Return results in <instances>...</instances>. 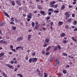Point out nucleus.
I'll return each instance as SVG.
<instances>
[{
	"mask_svg": "<svg viewBox=\"0 0 77 77\" xmlns=\"http://www.w3.org/2000/svg\"><path fill=\"white\" fill-rule=\"evenodd\" d=\"M40 13L41 14H42V15H43L44 16L46 15V14L45 13V12L44 11H41Z\"/></svg>",
	"mask_w": 77,
	"mask_h": 77,
	"instance_id": "6e6552de",
	"label": "nucleus"
},
{
	"mask_svg": "<svg viewBox=\"0 0 77 77\" xmlns=\"http://www.w3.org/2000/svg\"><path fill=\"white\" fill-rule=\"evenodd\" d=\"M69 27H68V25H65V28L68 29Z\"/></svg>",
	"mask_w": 77,
	"mask_h": 77,
	"instance_id": "09e8293b",
	"label": "nucleus"
},
{
	"mask_svg": "<svg viewBox=\"0 0 77 77\" xmlns=\"http://www.w3.org/2000/svg\"><path fill=\"white\" fill-rule=\"evenodd\" d=\"M3 43L4 44H7V42L5 41H3Z\"/></svg>",
	"mask_w": 77,
	"mask_h": 77,
	"instance_id": "79ce46f5",
	"label": "nucleus"
},
{
	"mask_svg": "<svg viewBox=\"0 0 77 77\" xmlns=\"http://www.w3.org/2000/svg\"><path fill=\"white\" fill-rule=\"evenodd\" d=\"M13 60H17V59H16V58L14 57L13 59Z\"/></svg>",
	"mask_w": 77,
	"mask_h": 77,
	"instance_id": "69168bd1",
	"label": "nucleus"
},
{
	"mask_svg": "<svg viewBox=\"0 0 77 77\" xmlns=\"http://www.w3.org/2000/svg\"><path fill=\"white\" fill-rule=\"evenodd\" d=\"M49 41L50 40H49V39L46 38L45 41V42H46V43H48V42H49Z\"/></svg>",
	"mask_w": 77,
	"mask_h": 77,
	"instance_id": "2eb2a0df",
	"label": "nucleus"
},
{
	"mask_svg": "<svg viewBox=\"0 0 77 77\" xmlns=\"http://www.w3.org/2000/svg\"><path fill=\"white\" fill-rule=\"evenodd\" d=\"M51 48V46H49L48 47L46 50V51H48L49 50H50Z\"/></svg>",
	"mask_w": 77,
	"mask_h": 77,
	"instance_id": "5701e85b",
	"label": "nucleus"
},
{
	"mask_svg": "<svg viewBox=\"0 0 77 77\" xmlns=\"http://www.w3.org/2000/svg\"><path fill=\"white\" fill-rule=\"evenodd\" d=\"M69 13L68 12H66L65 13V15H66V17L67 18L70 17V15H69Z\"/></svg>",
	"mask_w": 77,
	"mask_h": 77,
	"instance_id": "0eeeda50",
	"label": "nucleus"
},
{
	"mask_svg": "<svg viewBox=\"0 0 77 77\" xmlns=\"http://www.w3.org/2000/svg\"><path fill=\"white\" fill-rule=\"evenodd\" d=\"M67 21H68V23H71V22L72 21V19L70 18V19H68L67 20Z\"/></svg>",
	"mask_w": 77,
	"mask_h": 77,
	"instance_id": "4468645a",
	"label": "nucleus"
},
{
	"mask_svg": "<svg viewBox=\"0 0 77 77\" xmlns=\"http://www.w3.org/2000/svg\"><path fill=\"white\" fill-rule=\"evenodd\" d=\"M48 12H53V9H52L51 8H50L48 9Z\"/></svg>",
	"mask_w": 77,
	"mask_h": 77,
	"instance_id": "b1692460",
	"label": "nucleus"
},
{
	"mask_svg": "<svg viewBox=\"0 0 77 77\" xmlns=\"http://www.w3.org/2000/svg\"><path fill=\"white\" fill-rule=\"evenodd\" d=\"M3 40H2L0 41V43L3 44Z\"/></svg>",
	"mask_w": 77,
	"mask_h": 77,
	"instance_id": "a18cd8bd",
	"label": "nucleus"
},
{
	"mask_svg": "<svg viewBox=\"0 0 77 77\" xmlns=\"http://www.w3.org/2000/svg\"><path fill=\"white\" fill-rule=\"evenodd\" d=\"M37 8L39 9H42V7H41V6L39 5H38L37 6Z\"/></svg>",
	"mask_w": 77,
	"mask_h": 77,
	"instance_id": "aec40b11",
	"label": "nucleus"
},
{
	"mask_svg": "<svg viewBox=\"0 0 77 77\" xmlns=\"http://www.w3.org/2000/svg\"><path fill=\"white\" fill-rule=\"evenodd\" d=\"M73 7V6L69 5V8H72Z\"/></svg>",
	"mask_w": 77,
	"mask_h": 77,
	"instance_id": "49530a36",
	"label": "nucleus"
},
{
	"mask_svg": "<svg viewBox=\"0 0 77 77\" xmlns=\"http://www.w3.org/2000/svg\"><path fill=\"white\" fill-rule=\"evenodd\" d=\"M51 6L52 8H56L58 6V4H56V5H51Z\"/></svg>",
	"mask_w": 77,
	"mask_h": 77,
	"instance_id": "7ed1b4c3",
	"label": "nucleus"
},
{
	"mask_svg": "<svg viewBox=\"0 0 77 77\" xmlns=\"http://www.w3.org/2000/svg\"><path fill=\"white\" fill-rule=\"evenodd\" d=\"M25 59L26 60H28L29 59V57L27 56H26L25 57Z\"/></svg>",
	"mask_w": 77,
	"mask_h": 77,
	"instance_id": "de8ad7c7",
	"label": "nucleus"
},
{
	"mask_svg": "<svg viewBox=\"0 0 77 77\" xmlns=\"http://www.w3.org/2000/svg\"><path fill=\"white\" fill-rule=\"evenodd\" d=\"M59 50H60L61 49V47H60V46L58 45L57 46Z\"/></svg>",
	"mask_w": 77,
	"mask_h": 77,
	"instance_id": "58836bf2",
	"label": "nucleus"
},
{
	"mask_svg": "<svg viewBox=\"0 0 77 77\" xmlns=\"http://www.w3.org/2000/svg\"><path fill=\"white\" fill-rule=\"evenodd\" d=\"M61 37H64V36H65V34L64 33H63L61 34Z\"/></svg>",
	"mask_w": 77,
	"mask_h": 77,
	"instance_id": "6ab92c4d",
	"label": "nucleus"
},
{
	"mask_svg": "<svg viewBox=\"0 0 77 77\" xmlns=\"http://www.w3.org/2000/svg\"><path fill=\"white\" fill-rule=\"evenodd\" d=\"M21 48V50H23V46H21V47L18 46L16 48V49L17 50H18V49L19 48Z\"/></svg>",
	"mask_w": 77,
	"mask_h": 77,
	"instance_id": "39448f33",
	"label": "nucleus"
},
{
	"mask_svg": "<svg viewBox=\"0 0 77 77\" xmlns=\"http://www.w3.org/2000/svg\"><path fill=\"white\" fill-rule=\"evenodd\" d=\"M39 23L38 22H36L35 23V25H38Z\"/></svg>",
	"mask_w": 77,
	"mask_h": 77,
	"instance_id": "338daca9",
	"label": "nucleus"
},
{
	"mask_svg": "<svg viewBox=\"0 0 77 77\" xmlns=\"http://www.w3.org/2000/svg\"><path fill=\"white\" fill-rule=\"evenodd\" d=\"M47 45V44L46 43H45V45L43 46V47H45Z\"/></svg>",
	"mask_w": 77,
	"mask_h": 77,
	"instance_id": "0e129e2a",
	"label": "nucleus"
},
{
	"mask_svg": "<svg viewBox=\"0 0 77 77\" xmlns=\"http://www.w3.org/2000/svg\"><path fill=\"white\" fill-rule=\"evenodd\" d=\"M16 3H17L18 5H19L20 6H21V4L20 2V1L18 0H17L16 1Z\"/></svg>",
	"mask_w": 77,
	"mask_h": 77,
	"instance_id": "1a4fd4ad",
	"label": "nucleus"
},
{
	"mask_svg": "<svg viewBox=\"0 0 77 77\" xmlns=\"http://www.w3.org/2000/svg\"><path fill=\"white\" fill-rule=\"evenodd\" d=\"M38 75L39 76H41V75H42V73L41 74V72H38Z\"/></svg>",
	"mask_w": 77,
	"mask_h": 77,
	"instance_id": "c9c22d12",
	"label": "nucleus"
},
{
	"mask_svg": "<svg viewBox=\"0 0 77 77\" xmlns=\"http://www.w3.org/2000/svg\"><path fill=\"white\" fill-rule=\"evenodd\" d=\"M33 15L32 13H29L28 14V15H27V17L29 19H32V16Z\"/></svg>",
	"mask_w": 77,
	"mask_h": 77,
	"instance_id": "f257e3e1",
	"label": "nucleus"
},
{
	"mask_svg": "<svg viewBox=\"0 0 77 77\" xmlns=\"http://www.w3.org/2000/svg\"><path fill=\"white\" fill-rule=\"evenodd\" d=\"M35 54H36L35 53H33L32 54V55L33 56H35Z\"/></svg>",
	"mask_w": 77,
	"mask_h": 77,
	"instance_id": "864d4df0",
	"label": "nucleus"
},
{
	"mask_svg": "<svg viewBox=\"0 0 77 77\" xmlns=\"http://www.w3.org/2000/svg\"><path fill=\"white\" fill-rule=\"evenodd\" d=\"M3 13L4 14V15L6 16L7 17H10L9 15H8V14L6 13V12H5L4 11H3Z\"/></svg>",
	"mask_w": 77,
	"mask_h": 77,
	"instance_id": "423d86ee",
	"label": "nucleus"
},
{
	"mask_svg": "<svg viewBox=\"0 0 77 77\" xmlns=\"http://www.w3.org/2000/svg\"><path fill=\"white\" fill-rule=\"evenodd\" d=\"M6 66H8V67H9V68H12V67H13V66H11L9 64H6Z\"/></svg>",
	"mask_w": 77,
	"mask_h": 77,
	"instance_id": "ddd939ff",
	"label": "nucleus"
},
{
	"mask_svg": "<svg viewBox=\"0 0 77 77\" xmlns=\"http://www.w3.org/2000/svg\"><path fill=\"white\" fill-rule=\"evenodd\" d=\"M54 23L53 22H52L50 23L51 26H52V25H53Z\"/></svg>",
	"mask_w": 77,
	"mask_h": 77,
	"instance_id": "8fccbe9b",
	"label": "nucleus"
},
{
	"mask_svg": "<svg viewBox=\"0 0 77 77\" xmlns=\"http://www.w3.org/2000/svg\"><path fill=\"white\" fill-rule=\"evenodd\" d=\"M50 16H49V17H47V19H46L47 21H48V20H50Z\"/></svg>",
	"mask_w": 77,
	"mask_h": 77,
	"instance_id": "4c0bfd02",
	"label": "nucleus"
},
{
	"mask_svg": "<svg viewBox=\"0 0 77 77\" xmlns=\"http://www.w3.org/2000/svg\"><path fill=\"white\" fill-rule=\"evenodd\" d=\"M74 23H73V25H76V24H77V21H74Z\"/></svg>",
	"mask_w": 77,
	"mask_h": 77,
	"instance_id": "72a5a7b5",
	"label": "nucleus"
},
{
	"mask_svg": "<svg viewBox=\"0 0 77 77\" xmlns=\"http://www.w3.org/2000/svg\"><path fill=\"white\" fill-rule=\"evenodd\" d=\"M74 31H77V28L75 29H74Z\"/></svg>",
	"mask_w": 77,
	"mask_h": 77,
	"instance_id": "774afa93",
	"label": "nucleus"
},
{
	"mask_svg": "<svg viewBox=\"0 0 77 77\" xmlns=\"http://www.w3.org/2000/svg\"><path fill=\"white\" fill-rule=\"evenodd\" d=\"M62 55L63 56H68V54H65L64 52H63L62 53Z\"/></svg>",
	"mask_w": 77,
	"mask_h": 77,
	"instance_id": "a878e982",
	"label": "nucleus"
},
{
	"mask_svg": "<svg viewBox=\"0 0 77 77\" xmlns=\"http://www.w3.org/2000/svg\"><path fill=\"white\" fill-rule=\"evenodd\" d=\"M48 15L50 16L51 15V12H49L48 13Z\"/></svg>",
	"mask_w": 77,
	"mask_h": 77,
	"instance_id": "603ef678",
	"label": "nucleus"
},
{
	"mask_svg": "<svg viewBox=\"0 0 77 77\" xmlns=\"http://www.w3.org/2000/svg\"><path fill=\"white\" fill-rule=\"evenodd\" d=\"M5 54L3 52H1V53L0 54V57H2L4 56Z\"/></svg>",
	"mask_w": 77,
	"mask_h": 77,
	"instance_id": "412c9836",
	"label": "nucleus"
},
{
	"mask_svg": "<svg viewBox=\"0 0 77 77\" xmlns=\"http://www.w3.org/2000/svg\"><path fill=\"white\" fill-rule=\"evenodd\" d=\"M22 15L23 17H26V14H22Z\"/></svg>",
	"mask_w": 77,
	"mask_h": 77,
	"instance_id": "bf43d9fd",
	"label": "nucleus"
},
{
	"mask_svg": "<svg viewBox=\"0 0 77 77\" xmlns=\"http://www.w3.org/2000/svg\"><path fill=\"white\" fill-rule=\"evenodd\" d=\"M69 65H67L66 66V68H69Z\"/></svg>",
	"mask_w": 77,
	"mask_h": 77,
	"instance_id": "e2e57ef3",
	"label": "nucleus"
},
{
	"mask_svg": "<svg viewBox=\"0 0 77 77\" xmlns=\"http://www.w3.org/2000/svg\"><path fill=\"white\" fill-rule=\"evenodd\" d=\"M14 20L16 22H18V20H17V18H15L14 19Z\"/></svg>",
	"mask_w": 77,
	"mask_h": 77,
	"instance_id": "6e6d98bb",
	"label": "nucleus"
},
{
	"mask_svg": "<svg viewBox=\"0 0 77 77\" xmlns=\"http://www.w3.org/2000/svg\"><path fill=\"white\" fill-rule=\"evenodd\" d=\"M58 24L60 26H61V25H62V24H63V23L62 22L60 21L58 22Z\"/></svg>",
	"mask_w": 77,
	"mask_h": 77,
	"instance_id": "4be33fe9",
	"label": "nucleus"
},
{
	"mask_svg": "<svg viewBox=\"0 0 77 77\" xmlns=\"http://www.w3.org/2000/svg\"><path fill=\"white\" fill-rule=\"evenodd\" d=\"M42 53L43 54H45V51H42Z\"/></svg>",
	"mask_w": 77,
	"mask_h": 77,
	"instance_id": "5fc2aeb1",
	"label": "nucleus"
},
{
	"mask_svg": "<svg viewBox=\"0 0 77 77\" xmlns=\"http://www.w3.org/2000/svg\"><path fill=\"white\" fill-rule=\"evenodd\" d=\"M39 27V25H36L35 26V30H37V29L38 28V27Z\"/></svg>",
	"mask_w": 77,
	"mask_h": 77,
	"instance_id": "cd10ccee",
	"label": "nucleus"
},
{
	"mask_svg": "<svg viewBox=\"0 0 77 77\" xmlns=\"http://www.w3.org/2000/svg\"><path fill=\"white\" fill-rule=\"evenodd\" d=\"M30 19H29V18L27 19V21L28 22L30 21Z\"/></svg>",
	"mask_w": 77,
	"mask_h": 77,
	"instance_id": "4d7b16f0",
	"label": "nucleus"
},
{
	"mask_svg": "<svg viewBox=\"0 0 77 77\" xmlns=\"http://www.w3.org/2000/svg\"><path fill=\"white\" fill-rule=\"evenodd\" d=\"M32 58H30L29 60V63H32Z\"/></svg>",
	"mask_w": 77,
	"mask_h": 77,
	"instance_id": "bb28decb",
	"label": "nucleus"
},
{
	"mask_svg": "<svg viewBox=\"0 0 77 77\" xmlns=\"http://www.w3.org/2000/svg\"><path fill=\"white\" fill-rule=\"evenodd\" d=\"M32 27H34L35 26V23L33 22L32 23Z\"/></svg>",
	"mask_w": 77,
	"mask_h": 77,
	"instance_id": "2f4dec72",
	"label": "nucleus"
},
{
	"mask_svg": "<svg viewBox=\"0 0 77 77\" xmlns=\"http://www.w3.org/2000/svg\"><path fill=\"white\" fill-rule=\"evenodd\" d=\"M4 24H5V23H2V22L0 23V26H3V25Z\"/></svg>",
	"mask_w": 77,
	"mask_h": 77,
	"instance_id": "c756f323",
	"label": "nucleus"
},
{
	"mask_svg": "<svg viewBox=\"0 0 77 77\" xmlns=\"http://www.w3.org/2000/svg\"><path fill=\"white\" fill-rule=\"evenodd\" d=\"M63 74H66V73L67 71L66 70L64 69L63 70Z\"/></svg>",
	"mask_w": 77,
	"mask_h": 77,
	"instance_id": "7c9ffc66",
	"label": "nucleus"
},
{
	"mask_svg": "<svg viewBox=\"0 0 77 77\" xmlns=\"http://www.w3.org/2000/svg\"><path fill=\"white\" fill-rule=\"evenodd\" d=\"M17 75H19L20 77H23V75L20 74H19Z\"/></svg>",
	"mask_w": 77,
	"mask_h": 77,
	"instance_id": "e433bc0d",
	"label": "nucleus"
},
{
	"mask_svg": "<svg viewBox=\"0 0 77 77\" xmlns=\"http://www.w3.org/2000/svg\"><path fill=\"white\" fill-rule=\"evenodd\" d=\"M50 54V52H47L46 53L45 55L46 56H47L48 55V54Z\"/></svg>",
	"mask_w": 77,
	"mask_h": 77,
	"instance_id": "13d9d810",
	"label": "nucleus"
},
{
	"mask_svg": "<svg viewBox=\"0 0 77 77\" xmlns=\"http://www.w3.org/2000/svg\"><path fill=\"white\" fill-rule=\"evenodd\" d=\"M59 12V11L58 10H55L54 11V13L55 14H57Z\"/></svg>",
	"mask_w": 77,
	"mask_h": 77,
	"instance_id": "c85d7f7f",
	"label": "nucleus"
},
{
	"mask_svg": "<svg viewBox=\"0 0 77 77\" xmlns=\"http://www.w3.org/2000/svg\"><path fill=\"white\" fill-rule=\"evenodd\" d=\"M23 39V38L22 37H20L19 38H18L17 39V42H19L20 41H21Z\"/></svg>",
	"mask_w": 77,
	"mask_h": 77,
	"instance_id": "f03ea898",
	"label": "nucleus"
},
{
	"mask_svg": "<svg viewBox=\"0 0 77 77\" xmlns=\"http://www.w3.org/2000/svg\"><path fill=\"white\" fill-rule=\"evenodd\" d=\"M57 50V47H56L55 48H54L53 50L54 51H55L56 50Z\"/></svg>",
	"mask_w": 77,
	"mask_h": 77,
	"instance_id": "f704fd0d",
	"label": "nucleus"
},
{
	"mask_svg": "<svg viewBox=\"0 0 77 77\" xmlns=\"http://www.w3.org/2000/svg\"><path fill=\"white\" fill-rule=\"evenodd\" d=\"M55 61L56 62V63H57L58 65H59V64H60V62H59V61L58 60L55 59Z\"/></svg>",
	"mask_w": 77,
	"mask_h": 77,
	"instance_id": "f3484780",
	"label": "nucleus"
},
{
	"mask_svg": "<svg viewBox=\"0 0 77 77\" xmlns=\"http://www.w3.org/2000/svg\"><path fill=\"white\" fill-rule=\"evenodd\" d=\"M11 4L13 6H15V3L14 1H11Z\"/></svg>",
	"mask_w": 77,
	"mask_h": 77,
	"instance_id": "dca6fc26",
	"label": "nucleus"
},
{
	"mask_svg": "<svg viewBox=\"0 0 77 77\" xmlns=\"http://www.w3.org/2000/svg\"><path fill=\"white\" fill-rule=\"evenodd\" d=\"M63 42L64 44H66L67 42H68V41L64 40L63 41Z\"/></svg>",
	"mask_w": 77,
	"mask_h": 77,
	"instance_id": "a211bd4d",
	"label": "nucleus"
},
{
	"mask_svg": "<svg viewBox=\"0 0 77 77\" xmlns=\"http://www.w3.org/2000/svg\"><path fill=\"white\" fill-rule=\"evenodd\" d=\"M3 76H5V77H8V76L7 75H6V74H5L4 73H3Z\"/></svg>",
	"mask_w": 77,
	"mask_h": 77,
	"instance_id": "473e14b6",
	"label": "nucleus"
},
{
	"mask_svg": "<svg viewBox=\"0 0 77 77\" xmlns=\"http://www.w3.org/2000/svg\"><path fill=\"white\" fill-rule=\"evenodd\" d=\"M37 60H38V58H32V62H36Z\"/></svg>",
	"mask_w": 77,
	"mask_h": 77,
	"instance_id": "20e7f679",
	"label": "nucleus"
},
{
	"mask_svg": "<svg viewBox=\"0 0 77 77\" xmlns=\"http://www.w3.org/2000/svg\"><path fill=\"white\" fill-rule=\"evenodd\" d=\"M42 29L44 31H45V30H46V28H45L44 27H42Z\"/></svg>",
	"mask_w": 77,
	"mask_h": 77,
	"instance_id": "ea45409f",
	"label": "nucleus"
},
{
	"mask_svg": "<svg viewBox=\"0 0 77 77\" xmlns=\"http://www.w3.org/2000/svg\"><path fill=\"white\" fill-rule=\"evenodd\" d=\"M44 74H45L44 77H47V74H46V73H44Z\"/></svg>",
	"mask_w": 77,
	"mask_h": 77,
	"instance_id": "37998d69",
	"label": "nucleus"
},
{
	"mask_svg": "<svg viewBox=\"0 0 77 77\" xmlns=\"http://www.w3.org/2000/svg\"><path fill=\"white\" fill-rule=\"evenodd\" d=\"M11 50H12V51H14V52H16V51L15 50V49H11Z\"/></svg>",
	"mask_w": 77,
	"mask_h": 77,
	"instance_id": "680f3d73",
	"label": "nucleus"
},
{
	"mask_svg": "<svg viewBox=\"0 0 77 77\" xmlns=\"http://www.w3.org/2000/svg\"><path fill=\"white\" fill-rule=\"evenodd\" d=\"M10 24H14V25H15V23H14V22H10Z\"/></svg>",
	"mask_w": 77,
	"mask_h": 77,
	"instance_id": "c03bdc74",
	"label": "nucleus"
},
{
	"mask_svg": "<svg viewBox=\"0 0 77 77\" xmlns=\"http://www.w3.org/2000/svg\"><path fill=\"white\" fill-rule=\"evenodd\" d=\"M56 2L53 1L51 2V3H50V5H54V4H55V3H56Z\"/></svg>",
	"mask_w": 77,
	"mask_h": 77,
	"instance_id": "9b49d317",
	"label": "nucleus"
},
{
	"mask_svg": "<svg viewBox=\"0 0 77 77\" xmlns=\"http://www.w3.org/2000/svg\"><path fill=\"white\" fill-rule=\"evenodd\" d=\"M31 36H32V35H28V41H30V38H31Z\"/></svg>",
	"mask_w": 77,
	"mask_h": 77,
	"instance_id": "9d476101",
	"label": "nucleus"
},
{
	"mask_svg": "<svg viewBox=\"0 0 77 77\" xmlns=\"http://www.w3.org/2000/svg\"><path fill=\"white\" fill-rule=\"evenodd\" d=\"M10 48H11V49H13V48H14V47H13V46H12V45H10Z\"/></svg>",
	"mask_w": 77,
	"mask_h": 77,
	"instance_id": "3c124183",
	"label": "nucleus"
},
{
	"mask_svg": "<svg viewBox=\"0 0 77 77\" xmlns=\"http://www.w3.org/2000/svg\"><path fill=\"white\" fill-rule=\"evenodd\" d=\"M12 29L14 30H15L16 29V27L15 26H13L12 27Z\"/></svg>",
	"mask_w": 77,
	"mask_h": 77,
	"instance_id": "a19ab883",
	"label": "nucleus"
},
{
	"mask_svg": "<svg viewBox=\"0 0 77 77\" xmlns=\"http://www.w3.org/2000/svg\"><path fill=\"white\" fill-rule=\"evenodd\" d=\"M72 39L74 41H75V42H77V40L76 39H75L74 37H72Z\"/></svg>",
	"mask_w": 77,
	"mask_h": 77,
	"instance_id": "393cba45",
	"label": "nucleus"
},
{
	"mask_svg": "<svg viewBox=\"0 0 77 77\" xmlns=\"http://www.w3.org/2000/svg\"><path fill=\"white\" fill-rule=\"evenodd\" d=\"M65 9V5H63L61 7V10H63Z\"/></svg>",
	"mask_w": 77,
	"mask_h": 77,
	"instance_id": "f8f14e48",
	"label": "nucleus"
},
{
	"mask_svg": "<svg viewBox=\"0 0 77 77\" xmlns=\"http://www.w3.org/2000/svg\"><path fill=\"white\" fill-rule=\"evenodd\" d=\"M18 70V68H15V69L14 70V71H16Z\"/></svg>",
	"mask_w": 77,
	"mask_h": 77,
	"instance_id": "052dcab7",
	"label": "nucleus"
}]
</instances>
